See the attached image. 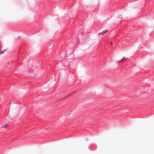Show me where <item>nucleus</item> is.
Listing matches in <instances>:
<instances>
[{"label": "nucleus", "instance_id": "obj_1", "mask_svg": "<svg viewBox=\"0 0 154 154\" xmlns=\"http://www.w3.org/2000/svg\"><path fill=\"white\" fill-rule=\"evenodd\" d=\"M108 32V30H104V31H103L100 32L99 34V35H103L105 33H106V32Z\"/></svg>", "mask_w": 154, "mask_h": 154}, {"label": "nucleus", "instance_id": "obj_2", "mask_svg": "<svg viewBox=\"0 0 154 154\" xmlns=\"http://www.w3.org/2000/svg\"><path fill=\"white\" fill-rule=\"evenodd\" d=\"M126 59L124 57L122 60L119 61V62H124Z\"/></svg>", "mask_w": 154, "mask_h": 154}, {"label": "nucleus", "instance_id": "obj_3", "mask_svg": "<svg viewBox=\"0 0 154 154\" xmlns=\"http://www.w3.org/2000/svg\"><path fill=\"white\" fill-rule=\"evenodd\" d=\"M7 50V49H5L3 51H1V53H2V54H3L4 51H6V50Z\"/></svg>", "mask_w": 154, "mask_h": 154}]
</instances>
